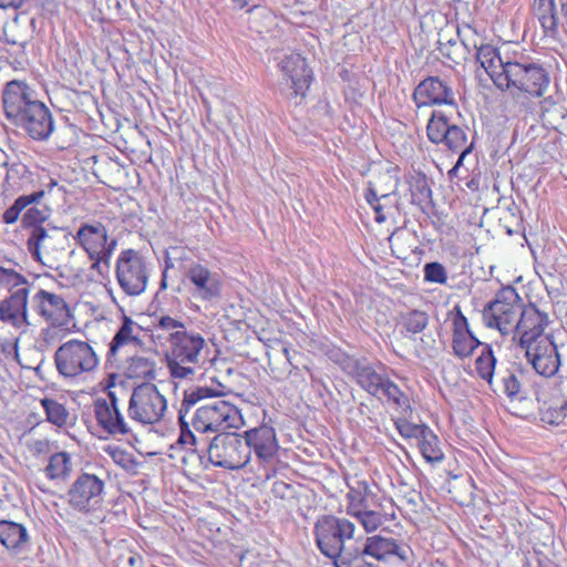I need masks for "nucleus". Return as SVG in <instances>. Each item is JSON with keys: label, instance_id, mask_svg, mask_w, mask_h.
Returning <instances> with one entry per match:
<instances>
[{"label": "nucleus", "instance_id": "1", "mask_svg": "<svg viewBox=\"0 0 567 567\" xmlns=\"http://www.w3.org/2000/svg\"><path fill=\"white\" fill-rule=\"evenodd\" d=\"M223 395L221 391L209 386H192L184 391V398L178 410L179 437L178 443L189 446L188 450L198 454L199 458L208 456L209 463L225 470H240L249 462V450L243 436L235 432H221L208 437L195 436L189 430L186 416L190 409L204 399Z\"/></svg>", "mask_w": 567, "mask_h": 567}, {"label": "nucleus", "instance_id": "2", "mask_svg": "<svg viewBox=\"0 0 567 567\" xmlns=\"http://www.w3.org/2000/svg\"><path fill=\"white\" fill-rule=\"evenodd\" d=\"M2 105L6 118L23 130L31 140L43 142L54 132L52 112L27 82H8L2 91Z\"/></svg>", "mask_w": 567, "mask_h": 567}, {"label": "nucleus", "instance_id": "3", "mask_svg": "<svg viewBox=\"0 0 567 567\" xmlns=\"http://www.w3.org/2000/svg\"><path fill=\"white\" fill-rule=\"evenodd\" d=\"M355 524L346 517L322 515L313 526L316 545L336 567L353 564L361 536H355Z\"/></svg>", "mask_w": 567, "mask_h": 567}, {"label": "nucleus", "instance_id": "4", "mask_svg": "<svg viewBox=\"0 0 567 567\" xmlns=\"http://www.w3.org/2000/svg\"><path fill=\"white\" fill-rule=\"evenodd\" d=\"M167 341L165 358L171 375L175 379L192 378L200 365L205 339L198 332L183 329L171 332Z\"/></svg>", "mask_w": 567, "mask_h": 567}, {"label": "nucleus", "instance_id": "5", "mask_svg": "<svg viewBox=\"0 0 567 567\" xmlns=\"http://www.w3.org/2000/svg\"><path fill=\"white\" fill-rule=\"evenodd\" d=\"M501 90L514 89L520 94L529 97H542L545 95L550 83L549 72L543 64L520 55L507 63Z\"/></svg>", "mask_w": 567, "mask_h": 567}, {"label": "nucleus", "instance_id": "6", "mask_svg": "<svg viewBox=\"0 0 567 567\" xmlns=\"http://www.w3.org/2000/svg\"><path fill=\"white\" fill-rule=\"evenodd\" d=\"M189 430L195 436L208 437V433H221L229 429H239L244 424L237 406L225 400H218L199 406L192 415Z\"/></svg>", "mask_w": 567, "mask_h": 567}, {"label": "nucleus", "instance_id": "7", "mask_svg": "<svg viewBox=\"0 0 567 567\" xmlns=\"http://www.w3.org/2000/svg\"><path fill=\"white\" fill-rule=\"evenodd\" d=\"M467 130L464 125L452 123L444 112L434 110L427 121L426 135L431 143L458 153V165H462L474 148V142H468Z\"/></svg>", "mask_w": 567, "mask_h": 567}, {"label": "nucleus", "instance_id": "8", "mask_svg": "<svg viewBox=\"0 0 567 567\" xmlns=\"http://www.w3.org/2000/svg\"><path fill=\"white\" fill-rule=\"evenodd\" d=\"M523 307V300L516 289L507 286L496 292L482 311L483 321L488 328L497 329L502 334L515 332Z\"/></svg>", "mask_w": 567, "mask_h": 567}, {"label": "nucleus", "instance_id": "9", "mask_svg": "<svg viewBox=\"0 0 567 567\" xmlns=\"http://www.w3.org/2000/svg\"><path fill=\"white\" fill-rule=\"evenodd\" d=\"M115 276L126 296H141L146 290L150 278L145 257L132 248L122 250L116 259Z\"/></svg>", "mask_w": 567, "mask_h": 567}, {"label": "nucleus", "instance_id": "10", "mask_svg": "<svg viewBox=\"0 0 567 567\" xmlns=\"http://www.w3.org/2000/svg\"><path fill=\"white\" fill-rule=\"evenodd\" d=\"M105 497V481L95 474L81 473L70 485L65 498L69 506L81 513L99 511Z\"/></svg>", "mask_w": 567, "mask_h": 567}, {"label": "nucleus", "instance_id": "11", "mask_svg": "<svg viewBox=\"0 0 567 567\" xmlns=\"http://www.w3.org/2000/svg\"><path fill=\"white\" fill-rule=\"evenodd\" d=\"M167 401L157 386L144 382L134 388L127 408L128 416L141 424H155L162 420Z\"/></svg>", "mask_w": 567, "mask_h": 567}, {"label": "nucleus", "instance_id": "12", "mask_svg": "<svg viewBox=\"0 0 567 567\" xmlns=\"http://www.w3.org/2000/svg\"><path fill=\"white\" fill-rule=\"evenodd\" d=\"M54 362L60 374L65 378H74L93 371L99 359L89 343L70 340L56 349Z\"/></svg>", "mask_w": 567, "mask_h": 567}, {"label": "nucleus", "instance_id": "13", "mask_svg": "<svg viewBox=\"0 0 567 567\" xmlns=\"http://www.w3.org/2000/svg\"><path fill=\"white\" fill-rule=\"evenodd\" d=\"M68 243L69 234L60 228L34 227L30 230L27 247L33 260L52 268L64 252Z\"/></svg>", "mask_w": 567, "mask_h": 567}, {"label": "nucleus", "instance_id": "14", "mask_svg": "<svg viewBox=\"0 0 567 567\" xmlns=\"http://www.w3.org/2000/svg\"><path fill=\"white\" fill-rule=\"evenodd\" d=\"M528 362L537 374L554 377L560 367V357L551 336L540 338L537 342L522 347Z\"/></svg>", "mask_w": 567, "mask_h": 567}, {"label": "nucleus", "instance_id": "15", "mask_svg": "<svg viewBox=\"0 0 567 567\" xmlns=\"http://www.w3.org/2000/svg\"><path fill=\"white\" fill-rule=\"evenodd\" d=\"M357 556L353 563L362 557H372L375 560H386L390 556H396L401 561L409 559L411 549L409 546H402L393 538L373 535L370 537L360 536Z\"/></svg>", "mask_w": 567, "mask_h": 567}, {"label": "nucleus", "instance_id": "16", "mask_svg": "<svg viewBox=\"0 0 567 567\" xmlns=\"http://www.w3.org/2000/svg\"><path fill=\"white\" fill-rule=\"evenodd\" d=\"M412 99L419 109L432 105L457 106L452 87L439 76H427L422 80L415 86Z\"/></svg>", "mask_w": 567, "mask_h": 567}, {"label": "nucleus", "instance_id": "17", "mask_svg": "<svg viewBox=\"0 0 567 567\" xmlns=\"http://www.w3.org/2000/svg\"><path fill=\"white\" fill-rule=\"evenodd\" d=\"M280 68L289 84V97L303 99L312 80V71L306 59L298 53L290 54L280 62Z\"/></svg>", "mask_w": 567, "mask_h": 567}, {"label": "nucleus", "instance_id": "18", "mask_svg": "<svg viewBox=\"0 0 567 567\" xmlns=\"http://www.w3.org/2000/svg\"><path fill=\"white\" fill-rule=\"evenodd\" d=\"M548 323L549 318L546 312H542L534 303L523 305L514 332L519 334V346L535 343L544 338V330Z\"/></svg>", "mask_w": 567, "mask_h": 567}, {"label": "nucleus", "instance_id": "19", "mask_svg": "<svg viewBox=\"0 0 567 567\" xmlns=\"http://www.w3.org/2000/svg\"><path fill=\"white\" fill-rule=\"evenodd\" d=\"M186 277L192 282V295L204 301H213L221 296V280L219 274L209 270L202 264H192Z\"/></svg>", "mask_w": 567, "mask_h": 567}, {"label": "nucleus", "instance_id": "20", "mask_svg": "<svg viewBox=\"0 0 567 567\" xmlns=\"http://www.w3.org/2000/svg\"><path fill=\"white\" fill-rule=\"evenodd\" d=\"M347 368L351 370L348 375L352 377L362 390L372 396H379V389L388 377L381 362L373 363L367 358H359Z\"/></svg>", "mask_w": 567, "mask_h": 567}, {"label": "nucleus", "instance_id": "21", "mask_svg": "<svg viewBox=\"0 0 567 567\" xmlns=\"http://www.w3.org/2000/svg\"><path fill=\"white\" fill-rule=\"evenodd\" d=\"M451 315L453 316V352L458 358L470 357L476 348L484 344L471 331L467 318L460 306L456 305Z\"/></svg>", "mask_w": 567, "mask_h": 567}, {"label": "nucleus", "instance_id": "22", "mask_svg": "<svg viewBox=\"0 0 567 567\" xmlns=\"http://www.w3.org/2000/svg\"><path fill=\"white\" fill-rule=\"evenodd\" d=\"M0 544L11 556L20 557L31 549L32 538L23 524L10 519H1Z\"/></svg>", "mask_w": 567, "mask_h": 567}, {"label": "nucleus", "instance_id": "23", "mask_svg": "<svg viewBox=\"0 0 567 567\" xmlns=\"http://www.w3.org/2000/svg\"><path fill=\"white\" fill-rule=\"evenodd\" d=\"M396 189V182L389 173L379 174L374 179L369 181L365 193V199L375 212V221L382 224L386 217L383 210L386 204H381V200H388Z\"/></svg>", "mask_w": 567, "mask_h": 567}, {"label": "nucleus", "instance_id": "24", "mask_svg": "<svg viewBox=\"0 0 567 567\" xmlns=\"http://www.w3.org/2000/svg\"><path fill=\"white\" fill-rule=\"evenodd\" d=\"M28 296L29 288L20 287L0 301V320L21 328L28 322Z\"/></svg>", "mask_w": 567, "mask_h": 567}, {"label": "nucleus", "instance_id": "25", "mask_svg": "<svg viewBox=\"0 0 567 567\" xmlns=\"http://www.w3.org/2000/svg\"><path fill=\"white\" fill-rule=\"evenodd\" d=\"M243 439L247 443L249 457L254 451L257 457L264 462L272 460L279 447L274 427L267 425L246 431Z\"/></svg>", "mask_w": 567, "mask_h": 567}, {"label": "nucleus", "instance_id": "26", "mask_svg": "<svg viewBox=\"0 0 567 567\" xmlns=\"http://www.w3.org/2000/svg\"><path fill=\"white\" fill-rule=\"evenodd\" d=\"M476 50V61L481 64V66L486 71L489 75L493 83L499 89L502 87L503 80L498 76L503 78L505 73V69L507 68V63H512L513 59L506 58L504 59L498 49L491 44H481L477 45L473 43L472 45Z\"/></svg>", "mask_w": 567, "mask_h": 567}, {"label": "nucleus", "instance_id": "27", "mask_svg": "<svg viewBox=\"0 0 567 567\" xmlns=\"http://www.w3.org/2000/svg\"><path fill=\"white\" fill-rule=\"evenodd\" d=\"M94 415L97 424L107 434L112 436L127 435L131 433V429L124 420L123 414L120 410L111 409L106 405V400L97 398L93 403Z\"/></svg>", "mask_w": 567, "mask_h": 567}, {"label": "nucleus", "instance_id": "28", "mask_svg": "<svg viewBox=\"0 0 567 567\" xmlns=\"http://www.w3.org/2000/svg\"><path fill=\"white\" fill-rule=\"evenodd\" d=\"M32 307L40 316L52 322L69 313L68 305L61 296L43 289L33 296Z\"/></svg>", "mask_w": 567, "mask_h": 567}, {"label": "nucleus", "instance_id": "29", "mask_svg": "<svg viewBox=\"0 0 567 567\" xmlns=\"http://www.w3.org/2000/svg\"><path fill=\"white\" fill-rule=\"evenodd\" d=\"M74 239L87 252L89 257L99 256L107 239L106 227L101 223L82 224Z\"/></svg>", "mask_w": 567, "mask_h": 567}, {"label": "nucleus", "instance_id": "30", "mask_svg": "<svg viewBox=\"0 0 567 567\" xmlns=\"http://www.w3.org/2000/svg\"><path fill=\"white\" fill-rule=\"evenodd\" d=\"M534 7L545 35L556 38L560 23V10L556 9L555 0H535Z\"/></svg>", "mask_w": 567, "mask_h": 567}, {"label": "nucleus", "instance_id": "31", "mask_svg": "<svg viewBox=\"0 0 567 567\" xmlns=\"http://www.w3.org/2000/svg\"><path fill=\"white\" fill-rule=\"evenodd\" d=\"M349 499L348 514L371 507L378 503L377 495L372 492L370 485L365 481L357 482L355 486H350V491L347 495Z\"/></svg>", "mask_w": 567, "mask_h": 567}, {"label": "nucleus", "instance_id": "32", "mask_svg": "<svg viewBox=\"0 0 567 567\" xmlns=\"http://www.w3.org/2000/svg\"><path fill=\"white\" fill-rule=\"evenodd\" d=\"M523 377L524 372L518 367H513L512 369L499 372L501 391L512 401L523 399L520 395Z\"/></svg>", "mask_w": 567, "mask_h": 567}, {"label": "nucleus", "instance_id": "33", "mask_svg": "<svg viewBox=\"0 0 567 567\" xmlns=\"http://www.w3.org/2000/svg\"><path fill=\"white\" fill-rule=\"evenodd\" d=\"M156 363L154 360L143 357L134 355L127 360L125 367V375L130 379H155Z\"/></svg>", "mask_w": 567, "mask_h": 567}, {"label": "nucleus", "instance_id": "34", "mask_svg": "<svg viewBox=\"0 0 567 567\" xmlns=\"http://www.w3.org/2000/svg\"><path fill=\"white\" fill-rule=\"evenodd\" d=\"M419 441V447L422 456L427 463H441L444 458V453L439 445V437L427 426Z\"/></svg>", "mask_w": 567, "mask_h": 567}, {"label": "nucleus", "instance_id": "35", "mask_svg": "<svg viewBox=\"0 0 567 567\" xmlns=\"http://www.w3.org/2000/svg\"><path fill=\"white\" fill-rule=\"evenodd\" d=\"M496 363L497 359L492 347L484 344L481 354L475 360V370L478 377L485 380L491 388H493Z\"/></svg>", "mask_w": 567, "mask_h": 567}, {"label": "nucleus", "instance_id": "36", "mask_svg": "<svg viewBox=\"0 0 567 567\" xmlns=\"http://www.w3.org/2000/svg\"><path fill=\"white\" fill-rule=\"evenodd\" d=\"M379 507H381V505L377 503L375 505H371V507L352 512L351 516L357 518L367 533H372L386 522L385 515Z\"/></svg>", "mask_w": 567, "mask_h": 567}, {"label": "nucleus", "instance_id": "37", "mask_svg": "<svg viewBox=\"0 0 567 567\" xmlns=\"http://www.w3.org/2000/svg\"><path fill=\"white\" fill-rule=\"evenodd\" d=\"M430 317L425 311L410 310L401 315L402 334L409 338L422 332L429 324Z\"/></svg>", "mask_w": 567, "mask_h": 567}, {"label": "nucleus", "instance_id": "38", "mask_svg": "<svg viewBox=\"0 0 567 567\" xmlns=\"http://www.w3.org/2000/svg\"><path fill=\"white\" fill-rule=\"evenodd\" d=\"M380 394L385 396L388 402L392 403L402 411H408L411 409L409 396L389 377L385 378L384 382L380 386L379 395Z\"/></svg>", "mask_w": 567, "mask_h": 567}, {"label": "nucleus", "instance_id": "39", "mask_svg": "<svg viewBox=\"0 0 567 567\" xmlns=\"http://www.w3.org/2000/svg\"><path fill=\"white\" fill-rule=\"evenodd\" d=\"M133 323L134 322L131 318H128L126 316L124 317L122 326L116 331L115 336L113 337V339L110 343V349H109V352L106 355L107 364L113 362V359L115 358L117 350L122 346L128 343L130 341L135 340V338L132 336Z\"/></svg>", "mask_w": 567, "mask_h": 567}, {"label": "nucleus", "instance_id": "40", "mask_svg": "<svg viewBox=\"0 0 567 567\" xmlns=\"http://www.w3.org/2000/svg\"><path fill=\"white\" fill-rule=\"evenodd\" d=\"M44 196L43 190L34 192L29 195L19 196L14 203L3 213L2 219L6 224H13L18 220L21 212L33 203H39Z\"/></svg>", "mask_w": 567, "mask_h": 567}, {"label": "nucleus", "instance_id": "41", "mask_svg": "<svg viewBox=\"0 0 567 567\" xmlns=\"http://www.w3.org/2000/svg\"><path fill=\"white\" fill-rule=\"evenodd\" d=\"M72 470V462L70 454L66 452H59L51 455L49 464L45 467L47 476L51 480L64 478Z\"/></svg>", "mask_w": 567, "mask_h": 567}, {"label": "nucleus", "instance_id": "42", "mask_svg": "<svg viewBox=\"0 0 567 567\" xmlns=\"http://www.w3.org/2000/svg\"><path fill=\"white\" fill-rule=\"evenodd\" d=\"M41 404L45 411L47 420L54 424L58 427H63L69 424L70 413L66 408L49 398H44L41 400Z\"/></svg>", "mask_w": 567, "mask_h": 567}, {"label": "nucleus", "instance_id": "43", "mask_svg": "<svg viewBox=\"0 0 567 567\" xmlns=\"http://www.w3.org/2000/svg\"><path fill=\"white\" fill-rule=\"evenodd\" d=\"M432 190L424 177L419 178L411 187V200L412 204L422 206L423 204L431 200Z\"/></svg>", "mask_w": 567, "mask_h": 567}, {"label": "nucleus", "instance_id": "44", "mask_svg": "<svg viewBox=\"0 0 567 567\" xmlns=\"http://www.w3.org/2000/svg\"><path fill=\"white\" fill-rule=\"evenodd\" d=\"M424 280L444 285L447 281L445 267L437 261L426 262L423 267Z\"/></svg>", "mask_w": 567, "mask_h": 567}, {"label": "nucleus", "instance_id": "45", "mask_svg": "<svg viewBox=\"0 0 567 567\" xmlns=\"http://www.w3.org/2000/svg\"><path fill=\"white\" fill-rule=\"evenodd\" d=\"M48 217L47 209L30 207L22 216V224L24 228L32 230L34 227H43L41 224L44 223Z\"/></svg>", "mask_w": 567, "mask_h": 567}, {"label": "nucleus", "instance_id": "46", "mask_svg": "<svg viewBox=\"0 0 567 567\" xmlns=\"http://www.w3.org/2000/svg\"><path fill=\"white\" fill-rule=\"evenodd\" d=\"M0 285L8 286L10 289L25 287L28 280L24 276L13 269L0 266Z\"/></svg>", "mask_w": 567, "mask_h": 567}, {"label": "nucleus", "instance_id": "47", "mask_svg": "<svg viewBox=\"0 0 567 567\" xmlns=\"http://www.w3.org/2000/svg\"><path fill=\"white\" fill-rule=\"evenodd\" d=\"M396 430L399 433L408 439L420 440L424 431L427 429L425 424H414L406 420H399L395 422Z\"/></svg>", "mask_w": 567, "mask_h": 567}, {"label": "nucleus", "instance_id": "48", "mask_svg": "<svg viewBox=\"0 0 567 567\" xmlns=\"http://www.w3.org/2000/svg\"><path fill=\"white\" fill-rule=\"evenodd\" d=\"M540 420L544 423H547L549 425L567 426L566 419H565L559 405L542 409L540 410Z\"/></svg>", "mask_w": 567, "mask_h": 567}, {"label": "nucleus", "instance_id": "49", "mask_svg": "<svg viewBox=\"0 0 567 567\" xmlns=\"http://www.w3.org/2000/svg\"><path fill=\"white\" fill-rule=\"evenodd\" d=\"M330 359L340 365V368L348 374L351 370L347 365L355 362L357 358H352L341 350L337 349L331 351Z\"/></svg>", "mask_w": 567, "mask_h": 567}, {"label": "nucleus", "instance_id": "50", "mask_svg": "<svg viewBox=\"0 0 567 567\" xmlns=\"http://www.w3.org/2000/svg\"><path fill=\"white\" fill-rule=\"evenodd\" d=\"M92 260L91 269L97 271L100 275L105 276L110 271V260L107 257L99 254V256L89 257Z\"/></svg>", "mask_w": 567, "mask_h": 567}, {"label": "nucleus", "instance_id": "51", "mask_svg": "<svg viewBox=\"0 0 567 567\" xmlns=\"http://www.w3.org/2000/svg\"><path fill=\"white\" fill-rule=\"evenodd\" d=\"M158 328L163 329V330H172V332L176 331V330H183V329H186L185 328V324L179 321V320H176L169 316H162L159 319H158Z\"/></svg>", "mask_w": 567, "mask_h": 567}, {"label": "nucleus", "instance_id": "52", "mask_svg": "<svg viewBox=\"0 0 567 567\" xmlns=\"http://www.w3.org/2000/svg\"><path fill=\"white\" fill-rule=\"evenodd\" d=\"M29 173L28 167L22 163L12 164L7 172V179L23 177Z\"/></svg>", "mask_w": 567, "mask_h": 567}, {"label": "nucleus", "instance_id": "53", "mask_svg": "<svg viewBox=\"0 0 567 567\" xmlns=\"http://www.w3.org/2000/svg\"><path fill=\"white\" fill-rule=\"evenodd\" d=\"M117 245V241L115 239L109 240V238L105 240L103 251L101 252L103 256L111 259L113 251L115 250Z\"/></svg>", "mask_w": 567, "mask_h": 567}, {"label": "nucleus", "instance_id": "54", "mask_svg": "<svg viewBox=\"0 0 567 567\" xmlns=\"http://www.w3.org/2000/svg\"><path fill=\"white\" fill-rule=\"evenodd\" d=\"M105 400H106L107 406H110L111 409L120 410V400H118L115 391L109 390L107 399H105Z\"/></svg>", "mask_w": 567, "mask_h": 567}, {"label": "nucleus", "instance_id": "55", "mask_svg": "<svg viewBox=\"0 0 567 567\" xmlns=\"http://www.w3.org/2000/svg\"><path fill=\"white\" fill-rule=\"evenodd\" d=\"M24 0H0V8L1 9H18L22 6Z\"/></svg>", "mask_w": 567, "mask_h": 567}, {"label": "nucleus", "instance_id": "56", "mask_svg": "<svg viewBox=\"0 0 567 567\" xmlns=\"http://www.w3.org/2000/svg\"><path fill=\"white\" fill-rule=\"evenodd\" d=\"M560 6V16L565 21L561 23L567 34V0H558Z\"/></svg>", "mask_w": 567, "mask_h": 567}, {"label": "nucleus", "instance_id": "57", "mask_svg": "<svg viewBox=\"0 0 567 567\" xmlns=\"http://www.w3.org/2000/svg\"><path fill=\"white\" fill-rule=\"evenodd\" d=\"M127 564L131 566V567H141V564H142V557L138 556V555H130L127 557Z\"/></svg>", "mask_w": 567, "mask_h": 567}, {"label": "nucleus", "instance_id": "58", "mask_svg": "<svg viewBox=\"0 0 567 567\" xmlns=\"http://www.w3.org/2000/svg\"><path fill=\"white\" fill-rule=\"evenodd\" d=\"M234 3V7L237 9H244L248 7L251 2H255V0H231Z\"/></svg>", "mask_w": 567, "mask_h": 567}, {"label": "nucleus", "instance_id": "59", "mask_svg": "<svg viewBox=\"0 0 567 567\" xmlns=\"http://www.w3.org/2000/svg\"><path fill=\"white\" fill-rule=\"evenodd\" d=\"M166 277L167 276H166V269H165L162 274V280H161V286H159L161 290L166 289V287H167Z\"/></svg>", "mask_w": 567, "mask_h": 567}, {"label": "nucleus", "instance_id": "60", "mask_svg": "<svg viewBox=\"0 0 567 567\" xmlns=\"http://www.w3.org/2000/svg\"><path fill=\"white\" fill-rule=\"evenodd\" d=\"M462 165H458V159L456 161L455 165L451 168V171L449 172L450 175H455L457 169L461 167Z\"/></svg>", "mask_w": 567, "mask_h": 567}, {"label": "nucleus", "instance_id": "61", "mask_svg": "<svg viewBox=\"0 0 567 567\" xmlns=\"http://www.w3.org/2000/svg\"><path fill=\"white\" fill-rule=\"evenodd\" d=\"M380 187L381 189H389L391 187V183L388 181L381 182Z\"/></svg>", "mask_w": 567, "mask_h": 567}, {"label": "nucleus", "instance_id": "62", "mask_svg": "<svg viewBox=\"0 0 567 567\" xmlns=\"http://www.w3.org/2000/svg\"><path fill=\"white\" fill-rule=\"evenodd\" d=\"M115 378H116V375H115V374H111V375H110V378H109V379H110V381H109V388H112V386H114V385H115V383H114Z\"/></svg>", "mask_w": 567, "mask_h": 567}, {"label": "nucleus", "instance_id": "63", "mask_svg": "<svg viewBox=\"0 0 567 567\" xmlns=\"http://www.w3.org/2000/svg\"><path fill=\"white\" fill-rule=\"evenodd\" d=\"M462 44L466 49L467 52H471V44L466 40H462Z\"/></svg>", "mask_w": 567, "mask_h": 567}, {"label": "nucleus", "instance_id": "64", "mask_svg": "<svg viewBox=\"0 0 567 567\" xmlns=\"http://www.w3.org/2000/svg\"><path fill=\"white\" fill-rule=\"evenodd\" d=\"M443 55L446 56L447 59H451L453 60V56H452V52L451 51H444L443 49L441 50Z\"/></svg>", "mask_w": 567, "mask_h": 567}]
</instances>
